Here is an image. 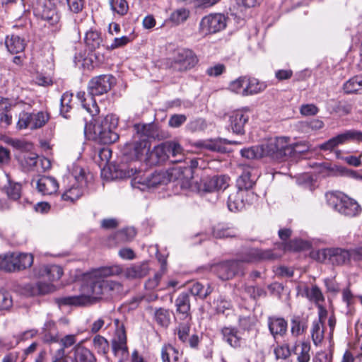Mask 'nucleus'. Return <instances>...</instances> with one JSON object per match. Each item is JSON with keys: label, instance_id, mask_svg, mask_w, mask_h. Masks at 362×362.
Wrapping results in <instances>:
<instances>
[{"label": "nucleus", "instance_id": "nucleus-37", "mask_svg": "<svg viewBox=\"0 0 362 362\" xmlns=\"http://www.w3.org/2000/svg\"><path fill=\"white\" fill-rule=\"evenodd\" d=\"M136 235V230L133 228H126L117 230L112 236L117 243H122L132 240Z\"/></svg>", "mask_w": 362, "mask_h": 362}, {"label": "nucleus", "instance_id": "nucleus-10", "mask_svg": "<svg viewBox=\"0 0 362 362\" xmlns=\"http://www.w3.org/2000/svg\"><path fill=\"white\" fill-rule=\"evenodd\" d=\"M197 62L198 59L192 50L181 49L174 57L171 67L175 71H184L194 67Z\"/></svg>", "mask_w": 362, "mask_h": 362}, {"label": "nucleus", "instance_id": "nucleus-4", "mask_svg": "<svg viewBox=\"0 0 362 362\" xmlns=\"http://www.w3.org/2000/svg\"><path fill=\"white\" fill-rule=\"evenodd\" d=\"M33 257L30 254L8 253L0 255V270L6 272H19L31 267Z\"/></svg>", "mask_w": 362, "mask_h": 362}, {"label": "nucleus", "instance_id": "nucleus-27", "mask_svg": "<svg viewBox=\"0 0 362 362\" xmlns=\"http://www.w3.org/2000/svg\"><path fill=\"white\" fill-rule=\"evenodd\" d=\"M55 303L59 306L84 305L89 303V297L85 295L57 298Z\"/></svg>", "mask_w": 362, "mask_h": 362}, {"label": "nucleus", "instance_id": "nucleus-18", "mask_svg": "<svg viewBox=\"0 0 362 362\" xmlns=\"http://www.w3.org/2000/svg\"><path fill=\"white\" fill-rule=\"evenodd\" d=\"M57 180L49 176H42L36 182V188L42 195H51L58 189Z\"/></svg>", "mask_w": 362, "mask_h": 362}, {"label": "nucleus", "instance_id": "nucleus-63", "mask_svg": "<svg viewBox=\"0 0 362 362\" xmlns=\"http://www.w3.org/2000/svg\"><path fill=\"white\" fill-rule=\"evenodd\" d=\"M203 146L206 149L214 152L223 153L226 151V148L218 141H207L204 144Z\"/></svg>", "mask_w": 362, "mask_h": 362}, {"label": "nucleus", "instance_id": "nucleus-15", "mask_svg": "<svg viewBox=\"0 0 362 362\" xmlns=\"http://www.w3.org/2000/svg\"><path fill=\"white\" fill-rule=\"evenodd\" d=\"M79 186H73L69 189L66 190L62 195V198L64 200H69L74 202L81 197L83 193V188L86 186V181L85 180V172L83 170H81L78 175L75 177Z\"/></svg>", "mask_w": 362, "mask_h": 362}, {"label": "nucleus", "instance_id": "nucleus-43", "mask_svg": "<svg viewBox=\"0 0 362 362\" xmlns=\"http://www.w3.org/2000/svg\"><path fill=\"white\" fill-rule=\"evenodd\" d=\"M72 93L68 92L64 93L60 100V112L64 118H69L70 115L68 113L72 109Z\"/></svg>", "mask_w": 362, "mask_h": 362}, {"label": "nucleus", "instance_id": "nucleus-58", "mask_svg": "<svg viewBox=\"0 0 362 362\" xmlns=\"http://www.w3.org/2000/svg\"><path fill=\"white\" fill-rule=\"evenodd\" d=\"M37 295H46L56 290L55 286L49 283L39 281L36 284Z\"/></svg>", "mask_w": 362, "mask_h": 362}, {"label": "nucleus", "instance_id": "nucleus-9", "mask_svg": "<svg viewBox=\"0 0 362 362\" xmlns=\"http://www.w3.org/2000/svg\"><path fill=\"white\" fill-rule=\"evenodd\" d=\"M116 83L112 75L104 74L93 77L88 83V94L95 96L107 93Z\"/></svg>", "mask_w": 362, "mask_h": 362}, {"label": "nucleus", "instance_id": "nucleus-41", "mask_svg": "<svg viewBox=\"0 0 362 362\" xmlns=\"http://www.w3.org/2000/svg\"><path fill=\"white\" fill-rule=\"evenodd\" d=\"M240 154L247 159H257L264 156V148L262 145L245 148L240 151Z\"/></svg>", "mask_w": 362, "mask_h": 362}, {"label": "nucleus", "instance_id": "nucleus-36", "mask_svg": "<svg viewBox=\"0 0 362 362\" xmlns=\"http://www.w3.org/2000/svg\"><path fill=\"white\" fill-rule=\"evenodd\" d=\"M345 93H356L362 91V79L358 76H354L348 80L343 86Z\"/></svg>", "mask_w": 362, "mask_h": 362}, {"label": "nucleus", "instance_id": "nucleus-61", "mask_svg": "<svg viewBox=\"0 0 362 362\" xmlns=\"http://www.w3.org/2000/svg\"><path fill=\"white\" fill-rule=\"evenodd\" d=\"M247 78L240 77L230 84V89L236 93L242 95L243 89L247 86Z\"/></svg>", "mask_w": 362, "mask_h": 362}, {"label": "nucleus", "instance_id": "nucleus-11", "mask_svg": "<svg viewBox=\"0 0 362 362\" xmlns=\"http://www.w3.org/2000/svg\"><path fill=\"white\" fill-rule=\"evenodd\" d=\"M226 26V18L221 13L211 14L202 18L200 29L205 35L215 33L224 29Z\"/></svg>", "mask_w": 362, "mask_h": 362}, {"label": "nucleus", "instance_id": "nucleus-7", "mask_svg": "<svg viewBox=\"0 0 362 362\" xmlns=\"http://www.w3.org/2000/svg\"><path fill=\"white\" fill-rule=\"evenodd\" d=\"M279 256V255L274 254L271 250H262L256 247H247L238 253L236 260L245 267V264L274 259Z\"/></svg>", "mask_w": 362, "mask_h": 362}, {"label": "nucleus", "instance_id": "nucleus-30", "mask_svg": "<svg viewBox=\"0 0 362 362\" xmlns=\"http://www.w3.org/2000/svg\"><path fill=\"white\" fill-rule=\"evenodd\" d=\"M308 328V320L300 315H293L291 320V332L293 336L298 337Z\"/></svg>", "mask_w": 362, "mask_h": 362}, {"label": "nucleus", "instance_id": "nucleus-45", "mask_svg": "<svg viewBox=\"0 0 362 362\" xmlns=\"http://www.w3.org/2000/svg\"><path fill=\"white\" fill-rule=\"evenodd\" d=\"M94 348L99 354L106 355L110 349L108 341L101 335H95L93 339Z\"/></svg>", "mask_w": 362, "mask_h": 362}, {"label": "nucleus", "instance_id": "nucleus-19", "mask_svg": "<svg viewBox=\"0 0 362 362\" xmlns=\"http://www.w3.org/2000/svg\"><path fill=\"white\" fill-rule=\"evenodd\" d=\"M77 98L81 103L84 109L93 117L100 112L99 107L93 95L86 94L84 91H79L76 94Z\"/></svg>", "mask_w": 362, "mask_h": 362}, {"label": "nucleus", "instance_id": "nucleus-2", "mask_svg": "<svg viewBox=\"0 0 362 362\" xmlns=\"http://www.w3.org/2000/svg\"><path fill=\"white\" fill-rule=\"evenodd\" d=\"M88 288L90 298L98 300H109L115 296L120 294L123 291L121 283L106 279H95L90 283Z\"/></svg>", "mask_w": 362, "mask_h": 362}, {"label": "nucleus", "instance_id": "nucleus-25", "mask_svg": "<svg viewBox=\"0 0 362 362\" xmlns=\"http://www.w3.org/2000/svg\"><path fill=\"white\" fill-rule=\"evenodd\" d=\"M351 259L350 250L340 247L332 248L331 264L333 265L347 264Z\"/></svg>", "mask_w": 362, "mask_h": 362}, {"label": "nucleus", "instance_id": "nucleus-16", "mask_svg": "<svg viewBox=\"0 0 362 362\" xmlns=\"http://www.w3.org/2000/svg\"><path fill=\"white\" fill-rule=\"evenodd\" d=\"M249 120V115L243 110H237L230 116V127L233 133L244 134L245 125Z\"/></svg>", "mask_w": 362, "mask_h": 362}, {"label": "nucleus", "instance_id": "nucleus-21", "mask_svg": "<svg viewBox=\"0 0 362 362\" xmlns=\"http://www.w3.org/2000/svg\"><path fill=\"white\" fill-rule=\"evenodd\" d=\"M223 339L229 346L234 349L241 346L242 338L238 335V331L236 328L232 327H225L221 329Z\"/></svg>", "mask_w": 362, "mask_h": 362}, {"label": "nucleus", "instance_id": "nucleus-48", "mask_svg": "<svg viewBox=\"0 0 362 362\" xmlns=\"http://www.w3.org/2000/svg\"><path fill=\"white\" fill-rule=\"evenodd\" d=\"M49 115L47 112L40 111L36 114L32 113L31 129H35L43 127L49 120Z\"/></svg>", "mask_w": 362, "mask_h": 362}, {"label": "nucleus", "instance_id": "nucleus-14", "mask_svg": "<svg viewBox=\"0 0 362 362\" xmlns=\"http://www.w3.org/2000/svg\"><path fill=\"white\" fill-rule=\"evenodd\" d=\"M229 177L226 175H214L202 181V189L206 192L226 189L228 186Z\"/></svg>", "mask_w": 362, "mask_h": 362}, {"label": "nucleus", "instance_id": "nucleus-32", "mask_svg": "<svg viewBox=\"0 0 362 362\" xmlns=\"http://www.w3.org/2000/svg\"><path fill=\"white\" fill-rule=\"evenodd\" d=\"M164 149L168 153V158H173V162H179L183 156L182 146L176 141H169L165 142Z\"/></svg>", "mask_w": 362, "mask_h": 362}, {"label": "nucleus", "instance_id": "nucleus-52", "mask_svg": "<svg viewBox=\"0 0 362 362\" xmlns=\"http://www.w3.org/2000/svg\"><path fill=\"white\" fill-rule=\"evenodd\" d=\"M32 113L22 112L19 114L17 127L18 129L30 128L32 126Z\"/></svg>", "mask_w": 362, "mask_h": 362}, {"label": "nucleus", "instance_id": "nucleus-47", "mask_svg": "<svg viewBox=\"0 0 362 362\" xmlns=\"http://www.w3.org/2000/svg\"><path fill=\"white\" fill-rule=\"evenodd\" d=\"M255 182L250 177V173H243L237 180V189L244 190L247 194L248 189H251Z\"/></svg>", "mask_w": 362, "mask_h": 362}, {"label": "nucleus", "instance_id": "nucleus-49", "mask_svg": "<svg viewBox=\"0 0 362 362\" xmlns=\"http://www.w3.org/2000/svg\"><path fill=\"white\" fill-rule=\"evenodd\" d=\"M110 4L111 9L120 16L125 15L129 10L126 0H110Z\"/></svg>", "mask_w": 362, "mask_h": 362}, {"label": "nucleus", "instance_id": "nucleus-35", "mask_svg": "<svg viewBox=\"0 0 362 362\" xmlns=\"http://www.w3.org/2000/svg\"><path fill=\"white\" fill-rule=\"evenodd\" d=\"M247 86L243 89L242 95H249L258 93L262 90H264L266 88V86L259 83L257 79L252 78H247Z\"/></svg>", "mask_w": 362, "mask_h": 362}, {"label": "nucleus", "instance_id": "nucleus-28", "mask_svg": "<svg viewBox=\"0 0 362 362\" xmlns=\"http://www.w3.org/2000/svg\"><path fill=\"white\" fill-rule=\"evenodd\" d=\"M5 44L8 52L11 54L20 53L25 47V40L17 35L6 37Z\"/></svg>", "mask_w": 362, "mask_h": 362}, {"label": "nucleus", "instance_id": "nucleus-17", "mask_svg": "<svg viewBox=\"0 0 362 362\" xmlns=\"http://www.w3.org/2000/svg\"><path fill=\"white\" fill-rule=\"evenodd\" d=\"M246 194L244 190L234 189L230 191L227 201L228 209L232 212L242 210L245 207L244 197Z\"/></svg>", "mask_w": 362, "mask_h": 362}, {"label": "nucleus", "instance_id": "nucleus-12", "mask_svg": "<svg viewBox=\"0 0 362 362\" xmlns=\"http://www.w3.org/2000/svg\"><path fill=\"white\" fill-rule=\"evenodd\" d=\"M151 144L148 139H142L128 144L124 154L132 160H141L150 151Z\"/></svg>", "mask_w": 362, "mask_h": 362}, {"label": "nucleus", "instance_id": "nucleus-51", "mask_svg": "<svg viewBox=\"0 0 362 362\" xmlns=\"http://www.w3.org/2000/svg\"><path fill=\"white\" fill-rule=\"evenodd\" d=\"M288 148L291 151L289 157L296 156L308 152L310 150V146L306 143H296L292 145L288 144Z\"/></svg>", "mask_w": 362, "mask_h": 362}, {"label": "nucleus", "instance_id": "nucleus-53", "mask_svg": "<svg viewBox=\"0 0 362 362\" xmlns=\"http://www.w3.org/2000/svg\"><path fill=\"white\" fill-rule=\"evenodd\" d=\"M206 128V123L204 119L197 118L190 121L187 125V129L191 132H201Z\"/></svg>", "mask_w": 362, "mask_h": 362}, {"label": "nucleus", "instance_id": "nucleus-33", "mask_svg": "<svg viewBox=\"0 0 362 362\" xmlns=\"http://www.w3.org/2000/svg\"><path fill=\"white\" fill-rule=\"evenodd\" d=\"M154 320L160 327L167 328L170 324V312L164 308H156Z\"/></svg>", "mask_w": 362, "mask_h": 362}, {"label": "nucleus", "instance_id": "nucleus-46", "mask_svg": "<svg viewBox=\"0 0 362 362\" xmlns=\"http://www.w3.org/2000/svg\"><path fill=\"white\" fill-rule=\"evenodd\" d=\"M38 14L42 20L52 25H55L59 21V16L54 8L45 7L41 12L39 11Z\"/></svg>", "mask_w": 362, "mask_h": 362}, {"label": "nucleus", "instance_id": "nucleus-22", "mask_svg": "<svg viewBox=\"0 0 362 362\" xmlns=\"http://www.w3.org/2000/svg\"><path fill=\"white\" fill-rule=\"evenodd\" d=\"M287 322L282 317H269L268 318L269 329L275 338L277 335L284 336L287 332Z\"/></svg>", "mask_w": 362, "mask_h": 362}, {"label": "nucleus", "instance_id": "nucleus-40", "mask_svg": "<svg viewBox=\"0 0 362 362\" xmlns=\"http://www.w3.org/2000/svg\"><path fill=\"white\" fill-rule=\"evenodd\" d=\"M122 272V269L118 265L104 267L95 272V279H105L111 276L119 275Z\"/></svg>", "mask_w": 362, "mask_h": 362}, {"label": "nucleus", "instance_id": "nucleus-24", "mask_svg": "<svg viewBox=\"0 0 362 362\" xmlns=\"http://www.w3.org/2000/svg\"><path fill=\"white\" fill-rule=\"evenodd\" d=\"M74 356L75 362H97L95 354L81 343L74 346Z\"/></svg>", "mask_w": 362, "mask_h": 362}, {"label": "nucleus", "instance_id": "nucleus-54", "mask_svg": "<svg viewBox=\"0 0 362 362\" xmlns=\"http://www.w3.org/2000/svg\"><path fill=\"white\" fill-rule=\"evenodd\" d=\"M307 296L310 300H313L317 305H321L320 303L325 300L320 289L317 286L312 287L311 290L307 293Z\"/></svg>", "mask_w": 362, "mask_h": 362}, {"label": "nucleus", "instance_id": "nucleus-59", "mask_svg": "<svg viewBox=\"0 0 362 362\" xmlns=\"http://www.w3.org/2000/svg\"><path fill=\"white\" fill-rule=\"evenodd\" d=\"M115 322L117 324V329L112 341H118L119 344H122V342L127 343V335L124 325L122 324L119 325L118 320H116Z\"/></svg>", "mask_w": 362, "mask_h": 362}, {"label": "nucleus", "instance_id": "nucleus-57", "mask_svg": "<svg viewBox=\"0 0 362 362\" xmlns=\"http://www.w3.org/2000/svg\"><path fill=\"white\" fill-rule=\"evenodd\" d=\"M313 258L320 262H325L328 260L331 262L332 248L319 250L313 255Z\"/></svg>", "mask_w": 362, "mask_h": 362}, {"label": "nucleus", "instance_id": "nucleus-20", "mask_svg": "<svg viewBox=\"0 0 362 362\" xmlns=\"http://www.w3.org/2000/svg\"><path fill=\"white\" fill-rule=\"evenodd\" d=\"M39 277H47L49 281H58L63 275V269L59 265L42 266L38 269L37 274Z\"/></svg>", "mask_w": 362, "mask_h": 362}, {"label": "nucleus", "instance_id": "nucleus-39", "mask_svg": "<svg viewBox=\"0 0 362 362\" xmlns=\"http://www.w3.org/2000/svg\"><path fill=\"white\" fill-rule=\"evenodd\" d=\"M213 288L210 285H207L206 288L199 283L196 282L192 284L189 289V293L194 296H198L201 299L206 298L209 294L211 293Z\"/></svg>", "mask_w": 362, "mask_h": 362}, {"label": "nucleus", "instance_id": "nucleus-26", "mask_svg": "<svg viewBox=\"0 0 362 362\" xmlns=\"http://www.w3.org/2000/svg\"><path fill=\"white\" fill-rule=\"evenodd\" d=\"M149 272L147 262H142L128 267L124 271V276L127 279H141L146 276Z\"/></svg>", "mask_w": 362, "mask_h": 362}, {"label": "nucleus", "instance_id": "nucleus-3", "mask_svg": "<svg viewBox=\"0 0 362 362\" xmlns=\"http://www.w3.org/2000/svg\"><path fill=\"white\" fill-rule=\"evenodd\" d=\"M326 197L328 204L345 216L355 217L358 216L362 211L358 202L346 195L329 192Z\"/></svg>", "mask_w": 362, "mask_h": 362}, {"label": "nucleus", "instance_id": "nucleus-50", "mask_svg": "<svg viewBox=\"0 0 362 362\" xmlns=\"http://www.w3.org/2000/svg\"><path fill=\"white\" fill-rule=\"evenodd\" d=\"M306 243L301 240H292L282 244L284 251H298L305 248Z\"/></svg>", "mask_w": 362, "mask_h": 362}, {"label": "nucleus", "instance_id": "nucleus-8", "mask_svg": "<svg viewBox=\"0 0 362 362\" xmlns=\"http://www.w3.org/2000/svg\"><path fill=\"white\" fill-rule=\"evenodd\" d=\"M212 269L219 279L228 280L236 275H244L245 267L234 259L218 263Z\"/></svg>", "mask_w": 362, "mask_h": 362}, {"label": "nucleus", "instance_id": "nucleus-55", "mask_svg": "<svg viewBox=\"0 0 362 362\" xmlns=\"http://www.w3.org/2000/svg\"><path fill=\"white\" fill-rule=\"evenodd\" d=\"M12 306L11 295L6 291H0V310H9Z\"/></svg>", "mask_w": 362, "mask_h": 362}, {"label": "nucleus", "instance_id": "nucleus-42", "mask_svg": "<svg viewBox=\"0 0 362 362\" xmlns=\"http://www.w3.org/2000/svg\"><path fill=\"white\" fill-rule=\"evenodd\" d=\"M85 42L90 50H94L100 47L102 42L100 34L97 31L90 30L86 33Z\"/></svg>", "mask_w": 362, "mask_h": 362}, {"label": "nucleus", "instance_id": "nucleus-6", "mask_svg": "<svg viewBox=\"0 0 362 362\" xmlns=\"http://www.w3.org/2000/svg\"><path fill=\"white\" fill-rule=\"evenodd\" d=\"M264 156H269L275 160H284L291 155L288 143L285 137L270 139L266 144L262 145Z\"/></svg>", "mask_w": 362, "mask_h": 362}, {"label": "nucleus", "instance_id": "nucleus-31", "mask_svg": "<svg viewBox=\"0 0 362 362\" xmlns=\"http://www.w3.org/2000/svg\"><path fill=\"white\" fill-rule=\"evenodd\" d=\"M18 160L24 170L30 171L33 170L34 168L37 166L39 162V158L34 153H27L19 155L18 156Z\"/></svg>", "mask_w": 362, "mask_h": 362}, {"label": "nucleus", "instance_id": "nucleus-62", "mask_svg": "<svg viewBox=\"0 0 362 362\" xmlns=\"http://www.w3.org/2000/svg\"><path fill=\"white\" fill-rule=\"evenodd\" d=\"M274 352L277 359H286L291 356V351L288 344L276 347Z\"/></svg>", "mask_w": 362, "mask_h": 362}, {"label": "nucleus", "instance_id": "nucleus-29", "mask_svg": "<svg viewBox=\"0 0 362 362\" xmlns=\"http://www.w3.org/2000/svg\"><path fill=\"white\" fill-rule=\"evenodd\" d=\"M176 310L181 314L183 319L189 317L190 300L188 293H180L175 300Z\"/></svg>", "mask_w": 362, "mask_h": 362}, {"label": "nucleus", "instance_id": "nucleus-23", "mask_svg": "<svg viewBox=\"0 0 362 362\" xmlns=\"http://www.w3.org/2000/svg\"><path fill=\"white\" fill-rule=\"evenodd\" d=\"M137 137L139 139L156 138L158 134L156 126L153 123L149 124H136L134 125Z\"/></svg>", "mask_w": 362, "mask_h": 362}, {"label": "nucleus", "instance_id": "nucleus-1", "mask_svg": "<svg viewBox=\"0 0 362 362\" xmlns=\"http://www.w3.org/2000/svg\"><path fill=\"white\" fill-rule=\"evenodd\" d=\"M93 124H86L84 132L90 139L102 144H110L119 139L115 129L118 125L117 118L112 115L93 119Z\"/></svg>", "mask_w": 362, "mask_h": 362}, {"label": "nucleus", "instance_id": "nucleus-34", "mask_svg": "<svg viewBox=\"0 0 362 362\" xmlns=\"http://www.w3.org/2000/svg\"><path fill=\"white\" fill-rule=\"evenodd\" d=\"M161 358L163 362H180V353L174 346L167 344L162 347Z\"/></svg>", "mask_w": 362, "mask_h": 362}, {"label": "nucleus", "instance_id": "nucleus-13", "mask_svg": "<svg viewBox=\"0 0 362 362\" xmlns=\"http://www.w3.org/2000/svg\"><path fill=\"white\" fill-rule=\"evenodd\" d=\"M200 159H191L187 165L177 166L172 168V174L177 177V180L185 181L186 184L193 178L194 170L199 165Z\"/></svg>", "mask_w": 362, "mask_h": 362}, {"label": "nucleus", "instance_id": "nucleus-64", "mask_svg": "<svg viewBox=\"0 0 362 362\" xmlns=\"http://www.w3.org/2000/svg\"><path fill=\"white\" fill-rule=\"evenodd\" d=\"M187 120V117L185 115H172L168 121V124L170 127L173 128L180 127L183 123H185Z\"/></svg>", "mask_w": 362, "mask_h": 362}, {"label": "nucleus", "instance_id": "nucleus-38", "mask_svg": "<svg viewBox=\"0 0 362 362\" xmlns=\"http://www.w3.org/2000/svg\"><path fill=\"white\" fill-rule=\"evenodd\" d=\"M324 322L315 320L313 322L311 336L313 343L315 345L320 344L324 339Z\"/></svg>", "mask_w": 362, "mask_h": 362}, {"label": "nucleus", "instance_id": "nucleus-5", "mask_svg": "<svg viewBox=\"0 0 362 362\" xmlns=\"http://www.w3.org/2000/svg\"><path fill=\"white\" fill-rule=\"evenodd\" d=\"M177 177L172 174V168L168 171H156L144 177L136 176L133 179L132 185L144 190L145 188H153L160 185H166L171 181L177 180Z\"/></svg>", "mask_w": 362, "mask_h": 362}, {"label": "nucleus", "instance_id": "nucleus-60", "mask_svg": "<svg viewBox=\"0 0 362 362\" xmlns=\"http://www.w3.org/2000/svg\"><path fill=\"white\" fill-rule=\"evenodd\" d=\"M310 345L308 342L303 341L301 344V351L297 358L298 362H309Z\"/></svg>", "mask_w": 362, "mask_h": 362}, {"label": "nucleus", "instance_id": "nucleus-44", "mask_svg": "<svg viewBox=\"0 0 362 362\" xmlns=\"http://www.w3.org/2000/svg\"><path fill=\"white\" fill-rule=\"evenodd\" d=\"M189 11L185 8H180L173 11L168 19L173 25H177L184 23L189 17Z\"/></svg>", "mask_w": 362, "mask_h": 362}, {"label": "nucleus", "instance_id": "nucleus-56", "mask_svg": "<svg viewBox=\"0 0 362 362\" xmlns=\"http://www.w3.org/2000/svg\"><path fill=\"white\" fill-rule=\"evenodd\" d=\"M21 185L18 183H9L8 187L6 189V193L8 197L13 199L17 200L21 197Z\"/></svg>", "mask_w": 362, "mask_h": 362}]
</instances>
